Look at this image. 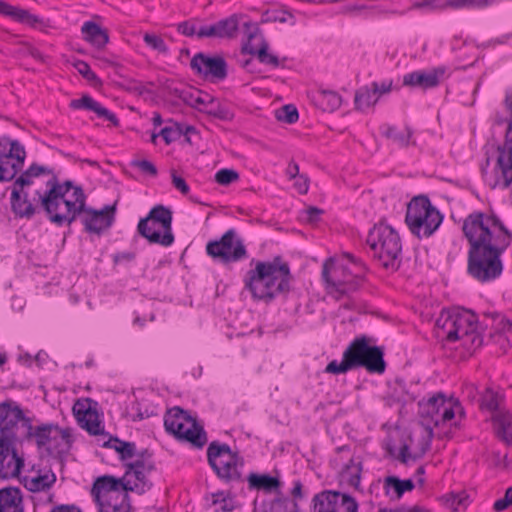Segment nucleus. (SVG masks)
I'll list each match as a JSON object with an SVG mask.
<instances>
[{
  "mask_svg": "<svg viewBox=\"0 0 512 512\" xmlns=\"http://www.w3.org/2000/svg\"><path fill=\"white\" fill-rule=\"evenodd\" d=\"M401 463L407 464L408 460L411 458L409 453V446L404 443L401 448L398 456L396 457Z\"/></svg>",
  "mask_w": 512,
  "mask_h": 512,
  "instance_id": "nucleus-64",
  "label": "nucleus"
},
{
  "mask_svg": "<svg viewBox=\"0 0 512 512\" xmlns=\"http://www.w3.org/2000/svg\"><path fill=\"white\" fill-rule=\"evenodd\" d=\"M198 38H219L216 23L211 25H203L198 29Z\"/></svg>",
  "mask_w": 512,
  "mask_h": 512,
  "instance_id": "nucleus-55",
  "label": "nucleus"
},
{
  "mask_svg": "<svg viewBox=\"0 0 512 512\" xmlns=\"http://www.w3.org/2000/svg\"><path fill=\"white\" fill-rule=\"evenodd\" d=\"M155 469L154 462L148 450L142 451L138 459L126 465L124 476V491H135L142 494L152 487L148 475Z\"/></svg>",
  "mask_w": 512,
  "mask_h": 512,
  "instance_id": "nucleus-13",
  "label": "nucleus"
},
{
  "mask_svg": "<svg viewBox=\"0 0 512 512\" xmlns=\"http://www.w3.org/2000/svg\"><path fill=\"white\" fill-rule=\"evenodd\" d=\"M143 41L147 46L155 51H158L159 53L165 54L168 52V47L164 40L156 34L145 33L143 36Z\"/></svg>",
  "mask_w": 512,
  "mask_h": 512,
  "instance_id": "nucleus-50",
  "label": "nucleus"
},
{
  "mask_svg": "<svg viewBox=\"0 0 512 512\" xmlns=\"http://www.w3.org/2000/svg\"><path fill=\"white\" fill-rule=\"evenodd\" d=\"M369 342L366 336L355 338L344 351L342 361L329 362L324 371L338 375L364 367L369 373H384L386 369L384 350L382 347L370 345Z\"/></svg>",
  "mask_w": 512,
  "mask_h": 512,
  "instance_id": "nucleus-4",
  "label": "nucleus"
},
{
  "mask_svg": "<svg viewBox=\"0 0 512 512\" xmlns=\"http://www.w3.org/2000/svg\"><path fill=\"white\" fill-rule=\"evenodd\" d=\"M56 482V475L52 470H47L45 473H38L33 477H24V487L31 492L45 491L51 488Z\"/></svg>",
  "mask_w": 512,
  "mask_h": 512,
  "instance_id": "nucleus-34",
  "label": "nucleus"
},
{
  "mask_svg": "<svg viewBox=\"0 0 512 512\" xmlns=\"http://www.w3.org/2000/svg\"><path fill=\"white\" fill-rule=\"evenodd\" d=\"M322 279L334 291L341 294H348L356 291L362 284L363 278L360 276H352L345 274V268L335 266L332 258H328L323 263Z\"/></svg>",
  "mask_w": 512,
  "mask_h": 512,
  "instance_id": "nucleus-16",
  "label": "nucleus"
},
{
  "mask_svg": "<svg viewBox=\"0 0 512 512\" xmlns=\"http://www.w3.org/2000/svg\"><path fill=\"white\" fill-rule=\"evenodd\" d=\"M445 74L444 67L433 68L429 71L417 70L403 76V85L411 88L428 90L440 84V79Z\"/></svg>",
  "mask_w": 512,
  "mask_h": 512,
  "instance_id": "nucleus-20",
  "label": "nucleus"
},
{
  "mask_svg": "<svg viewBox=\"0 0 512 512\" xmlns=\"http://www.w3.org/2000/svg\"><path fill=\"white\" fill-rule=\"evenodd\" d=\"M181 430L169 433L178 440L190 443L193 447L202 448L207 443V434L201 424L197 420L191 421L189 424L180 425Z\"/></svg>",
  "mask_w": 512,
  "mask_h": 512,
  "instance_id": "nucleus-23",
  "label": "nucleus"
},
{
  "mask_svg": "<svg viewBox=\"0 0 512 512\" xmlns=\"http://www.w3.org/2000/svg\"><path fill=\"white\" fill-rule=\"evenodd\" d=\"M295 188L298 190L300 194H306L309 189V179L307 176L301 174L296 177V181L294 183Z\"/></svg>",
  "mask_w": 512,
  "mask_h": 512,
  "instance_id": "nucleus-60",
  "label": "nucleus"
},
{
  "mask_svg": "<svg viewBox=\"0 0 512 512\" xmlns=\"http://www.w3.org/2000/svg\"><path fill=\"white\" fill-rule=\"evenodd\" d=\"M274 475L267 473L250 472L247 477V488L249 491L263 492L264 494H280L282 482L278 470Z\"/></svg>",
  "mask_w": 512,
  "mask_h": 512,
  "instance_id": "nucleus-21",
  "label": "nucleus"
},
{
  "mask_svg": "<svg viewBox=\"0 0 512 512\" xmlns=\"http://www.w3.org/2000/svg\"><path fill=\"white\" fill-rule=\"evenodd\" d=\"M82 39L96 49H103L109 42L108 30L93 21H86L81 27Z\"/></svg>",
  "mask_w": 512,
  "mask_h": 512,
  "instance_id": "nucleus-29",
  "label": "nucleus"
},
{
  "mask_svg": "<svg viewBox=\"0 0 512 512\" xmlns=\"http://www.w3.org/2000/svg\"><path fill=\"white\" fill-rule=\"evenodd\" d=\"M25 158V148L18 140L0 138V182L13 180L21 171Z\"/></svg>",
  "mask_w": 512,
  "mask_h": 512,
  "instance_id": "nucleus-12",
  "label": "nucleus"
},
{
  "mask_svg": "<svg viewBox=\"0 0 512 512\" xmlns=\"http://www.w3.org/2000/svg\"><path fill=\"white\" fill-rule=\"evenodd\" d=\"M292 279L289 264L276 256L272 261H257L255 268L247 272L244 283L253 299L270 303L290 291Z\"/></svg>",
  "mask_w": 512,
  "mask_h": 512,
  "instance_id": "nucleus-3",
  "label": "nucleus"
},
{
  "mask_svg": "<svg viewBox=\"0 0 512 512\" xmlns=\"http://www.w3.org/2000/svg\"><path fill=\"white\" fill-rule=\"evenodd\" d=\"M73 411L77 416L79 422H82V427L87 430V432L91 435H105L104 428L101 425V422L98 420V415L96 412L92 411L90 408H85L84 405L77 402Z\"/></svg>",
  "mask_w": 512,
  "mask_h": 512,
  "instance_id": "nucleus-30",
  "label": "nucleus"
},
{
  "mask_svg": "<svg viewBox=\"0 0 512 512\" xmlns=\"http://www.w3.org/2000/svg\"><path fill=\"white\" fill-rule=\"evenodd\" d=\"M198 29L195 23L191 20L183 21L177 25V31L187 37L197 36L198 37Z\"/></svg>",
  "mask_w": 512,
  "mask_h": 512,
  "instance_id": "nucleus-53",
  "label": "nucleus"
},
{
  "mask_svg": "<svg viewBox=\"0 0 512 512\" xmlns=\"http://www.w3.org/2000/svg\"><path fill=\"white\" fill-rule=\"evenodd\" d=\"M138 234L151 244L169 247L174 243L172 211L161 204L154 206L137 225Z\"/></svg>",
  "mask_w": 512,
  "mask_h": 512,
  "instance_id": "nucleus-8",
  "label": "nucleus"
},
{
  "mask_svg": "<svg viewBox=\"0 0 512 512\" xmlns=\"http://www.w3.org/2000/svg\"><path fill=\"white\" fill-rule=\"evenodd\" d=\"M207 460L218 478L225 482L243 481L242 474L238 470L242 467L243 459L232 452L230 446L226 443L213 441L207 448Z\"/></svg>",
  "mask_w": 512,
  "mask_h": 512,
  "instance_id": "nucleus-9",
  "label": "nucleus"
},
{
  "mask_svg": "<svg viewBox=\"0 0 512 512\" xmlns=\"http://www.w3.org/2000/svg\"><path fill=\"white\" fill-rule=\"evenodd\" d=\"M462 231L469 243L467 272L485 283L503 271L502 254L512 242V232L493 212L474 211L463 221Z\"/></svg>",
  "mask_w": 512,
  "mask_h": 512,
  "instance_id": "nucleus-2",
  "label": "nucleus"
},
{
  "mask_svg": "<svg viewBox=\"0 0 512 512\" xmlns=\"http://www.w3.org/2000/svg\"><path fill=\"white\" fill-rule=\"evenodd\" d=\"M291 496L293 501L302 500L304 498L303 485L300 480L293 482V488L291 490Z\"/></svg>",
  "mask_w": 512,
  "mask_h": 512,
  "instance_id": "nucleus-62",
  "label": "nucleus"
},
{
  "mask_svg": "<svg viewBox=\"0 0 512 512\" xmlns=\"http://www.w3.org/2000/svg\"><path fill=\"white\" fill-rule=\"evenodd\" d=\"M171 180L173 186L183 195H187L189 193V185L186 183L185 179L177 175L175 171L171 172Z\"/></svg>",
  "mask_w": 512,
  "mask_h": 512,
  "instance_id": "nucleus-57",
  "label": "nucleus"
},
{
  "mask_svg": "<svg viewBox=\"0 0 512 512\" xmlns=\"http://www.w3.org/2000/svg\"><path fill=\"white\" fill-rule=\"evenodd\" d=\"M41 175H49L46 182L47 189L44 193L36 191L40 207L45 211L48 219L62 226L71 225L78 215L84 213L82 223L86 232L101 234L103 230L110 228L114 222L115 205L105 206L97 211L86 207V195L80 186L66 180L60 183L52 168L32 163L18 178L15 179L11 191V208L14 214L20 218L31 219L37 207L28 199V193L23 189L33 184V178Z\"/></svg>",
  "mask_w": 512,
  "mask_h": 512,
  "instance_id": "nucleus-1",
  "label": "nucleus"
},
{
  "mask_svg": "<svg viewBox=\"0 0 512 512\" xmlns=\"http://www.w3.org/2000/svg\"><path fill=\"white\" fill-rule=\"evenodd\" d=\"M415 485L411 479L401 480L397 476H388L384 479L383 488L386 495L393 491L397 499H400L405 492L412 491Z\"/></svg>",
  "mask_w": 512,
  "mask_h": 512,
  "instance_id": "nucleus-38",
  "label": "nucleus"
},
{
  "mask_svg": "<svg viewBox=\"0 0 512 512\" xmlns=\"http://www.w3.org/2000/svg\"><path fill=\"white\" fill-rule=\"evenodd\" d=\"M274 20L278 21L280 23H285L290 21L291 25L295 24V17L294 15L287 11V10H280L277 12V14L274 16Z\"/></svg>",
  "mask_w": 512,
  "mask_h": 512,
  "instance_id": "nucleus-61",
  "label": "nucleus"
},
{
  "mask_svg": "<svg viewBox=\"0 0 512 512\" xmlns=\"http://www.w3.org/2000/svg\"><path fill=\"white\" fill-rule=\"evenodd\" d=\"M366 241L373 252V257L382 267L393 271L399 268L402 244L394 228L383 223L376 224L369 231Z\"/></svg>",
  "mask_w": 512,
  "mask_h": 512,
  "instance_id": "nucleus-6",
  "label": "nucleus"
},
{
  "mask_svg": "<svg viewBox=\"0 0 512 512\" xmlns=\"http://www.w3.org/2000/svg\"><path fill=\"white\" fill-rule=\"evenodd\" d=\"M381 129L382 134L399 147L405 148L410 145L413 136L411 128L405 127L403 130H399L394 126L384 125Z\"/></svg>",
  "mask_w": 512,
  "mask_h": 512,
  "instance_id": "nucleus-36",
  "label": "nucleus"
},
{
  "mask_svg": "<svg viewBox=\"0 0 512 512\" xmlns=\"http://www.w3.org/2000/svg\"><path fill=\"white\" fill-rule=\"evenodd\" d=\"M184 101L186 105L197 109L201 112H206L210 115L221 117L220 112L213 109L211 106L214 103V99L207 93L200 90L187 88V92L184 93Z\"/></svg>",
  "mask_w": 512,
  "mask_h": 512,
  "instance_id": "nucleus-28",
  "label": "nucleus"
},
{
  "mask_svg": "<svg viewBox=\"0 0 512 512\" xmlns=\"http://www.w3.org/2000/svg\"><path fill=\"white\" fill-rule=\"evenodd\" d=\"M0 14L12 20L30 27H38L43 20L37 15L31 14L29 10L19 6H13L6 1L0 0Z\"/></svg>",
  "mask_w": 512,
  "mask_h": 512,
  "instance_id": "nucleus-27",
  "label": "nucleus"
},
{
  "mask_svg": "<svg viewBox=\"0 0 512 512\" xmlns=\"http://www.w3.org/2000/svg\"><path fill=\"white\" fill-rule=\"evenodd\" d=\"M167 145L179 140L183 136L182 125L174 122L171 126H166L159 132Z\"/></svg>",
  "mask_w": 512,
  "mask_h": 512,
  "instance_id": "nucleus-46",
  "label": "nucleus"
},
{
  "mask_svg": "<svg viewBox=\"0 0 512 512\" xmlns=\"http://www.w3.org/2000/svg\"><path fill=\"white\" fill-rule=\"evenodd\" d=\"M316 102L323 111L333 112L340 108L342 97L336 91L320 90L317 92Z\"/></svg>",
  "mask_w": 512,
  "mask_h": 512,
  "instance_id": "nucleus-40",
  "label": "nucleus"
},
{
  "mask_svg": "<svg viewBox=\"0 0 512 512\" xmlns=\"http://www.w3.org/2000/svg\"><path fill=\"white\" fill-rule=\"evenodd\" d=\"M494 3V0H421L413 4V8L425 11L444 9H483Z\"/></svg>",
  "mask_w": 512,
  "mask_h": 512,
  "instance_id": "nucleus-19",
  "label": "nucleus"
},
{
  "mask_svg": "<svg viewBox=\"0 0 512 512\" xmlns=\"http://www.w3.org/2000/svg\"><path fill=\"white\" fill-rule=\"evenodd\" d=\"M130 166L137 168L144 175L156 177L158 174L157 167L146 159H133L130 162Z\"/></svg>",
  "mask_w": 512,
  "mask_h": 512,
  "instance_id": "nucleus-48",
  "label": "nucleus"
},
{
  "mask_svg": "<svg viewBox=\"0 0 512 512\" xmlns=\"http://www.w3.org/2000/svg\"><path fill=\"white\" fill-rule=\"evenodd\" d=\"M103 446L113 448L119 454L121 460L130 459L136 455L134 442L122 441L117 437H110L108 441L104 442Z\"/></svg>",
  "mask_w": 512,
  "mask_h": 512,
  "instance_id": "nucleus-41",
  "label": "nucleus"
},
{
  "mask_svg": "<svg viewBox=\"0 0 512 512\" xmlns=\"http://www.w3.org/2000/svg\"><path fill=\"white\" fill-rule=\"evenodd\" d=\"M275 117L278 121L293 124L298 120L299 114L294 105L287 104L275 111Z\"/></svg>",
  "mask_w": 512,
  "mask_h": 512,
  "instance_id": "nucleus-45",
  "label": "nucleus"
},
{
  "mask_svg": "<svg viewBox=\"0 0 512 512\" xmlns=\"http://www.w3.org/2000/svg\"><path fill=\"white\" fill-rule=\"evenodd\" d=\"M196 420L188 411L179 406H174L168 409L164 415V427L169 434L174 431L181 430L180 425L183 423L189 424L191 421Z\"/></svg>",
  "mask_w": 512,
  "mask_h": 512,
  "instance_id": "nucleus-32",
  "label": "nucleus"
},
{
  "mask_svg": "<svg viewBox=\"0 0 512 512\" xmlns=\"http://www.w3.org/2000/svg\"><path fill=\"white\" fill-rule=\"evenodd\" d=\"M497 437L506 444L512 443V415L498 411L493 417Z\"/></svg>",
  "mask_w": 512,
  "mask_h": 512,
  "instance_id": "nucleus-35",
  "label": "nucleus"
},
{
  "mask_svg": "<svg viewBox=\"0 0 512 512\" xmlns=\"http://www.w3.org/2000/svg\"><path fill=\"white\" fill-rule=\"evenodd\" d=\"M69 106L75 110L83 109L93 111L97 114L98 117L111 122L116 127L119 126V120L117 116L103 107L99 102L95 101L90 95H83L79 99L71 100Z\"/></svg>",
  "mask_w": 512,
  "mask_h": 512,
  "instance_id": "nucleus-26",
  "label": "nucleus"
},
{
  "mask_svg": "<svg viewBox=\"0 0 512 512\" xmlns=\"http://www.w3.org/2000/svg\"><path fill=\"white\" fill-rule=\"evenodd\" d=\"M445 396L442 393H437L436 395L430 397L427 401H421L419 406L421 408L422 414L430 417L434 422L436 418L440 415L441 411L445 406Z\"/></svg>",
  "mask_w": 512,
  "mask_h": 512,
  "instance_id": "nucleus-39",
  "label": "nucleus"
},
{
  "mask_svg": "<svg viewBox=\"0 0 512 512\" xmlns=\"http://www.w3.org/2000/svg\"><path fill=\"white\" fill-rule=\"evenodd\" d=\"M239 20L240 17L236 14H233L216 22L219 38L235 37L239 28Z\"/></svg>",
  "mask_w": 512,
  "mask_h": 512,
  "instance_id": "nucleus-43",
  "label": "nucleus"
},
{
  "mask_svg": "<svg viewBox=\"0 0 512 512\" xmlns=\"http://www.w3.org/2000/svg\"><path fill=\"white\" fill-rule=\"evenodd\" d=\"M435 326L437 336L447 342L461 340L468 349H477L483 344V337L477 331V316L469 310H442Z\"/></svg>",
  "mask_w": 512,
  "mask_h": 512,
  "instance_id": "nucleus-5",
  "label": "nucleus"
},
{
  "mask_svg": "<svg viewBox=\"0 0 512 512\" xmlns=\"http://www.w3.org/2000/svg\"><path fill=\"white\" fill-rule=\"evenodd\" d=\"M358 503L352 496L335 490H323L312 498L311 512H357Z\"/></svg>",
  "mask_w": 512,
  "mask_h": 512,
  "instance_id": "nucleus-14",
  "label": "nucleus"
},
{
  "mask_svg": "<svg viewBox=\"0 0 512 512\" xmlns=\"http://www.w3.org/2000/svg\"><path fill=\"white\" fill-rule=\"evenodd\" d=\"M378 97L375 95L371 87L364 86L358 89L355 93L354 104L355 108L360 111L375 105Z\"/></svg>",
  "mask_w": 512,
  "mask_h": 512,
  "instance_id": "nucleus-42",
  "label": "nucleus"
},
{
  "mask_svg": "<svg viewBox=\"0 0 512 512\" xmlns=\"http://www.w3.org/2000/svg\"><path fill=\"white\" fill-rule=\"evenodd\" d=\"M239 179V174L233 169H221L215 174V181L220 184L227 186L234 181Z\"/></svg>",
  "mask_w": 512,
  "mask_h": 512,
  "instance_id": "nucleus-52",
  "label": "nucleus"
},
{
  "mask_svg": "<svg viewBox=\"0 0 512 512\" xmlns=\"http://www.w3.org/2000/svg\"><path fill=\"white\" fill-rule=\"evenodd\" d=\"M136 258V253L132 251L118 252L113 255V262L120 264L123 262H132Z\"/></svg>",
  "mask_w": 512,
  "mask_h": 512,
  "instance_id": "nucleus-59",
  "label": "nucleus"
},
{
  "mask_svg": "<svg viewBox=\"0 0 512 512\" xmlns=\"http://www.w3.org/2000/svg\"><path fill=\"white\" fill-rule=\"evenodd\" d=\"M124 479H119L111 475H103L94 481L91 488V495L96 504L107 498L113 499V496L120 491H124Z\"/></svg>",
  "mask_w": 512,
  "mask_h": 512,
  "instance_id": "nucleus-22",
  "label": "nucleus"
},
{
  "mask_svg": "<svg viewBox=\"0 0 512 512\" xmlns=\"http://www.w3.org/2000/svg\"><path fill=\"white\" fill-rule=\"evenodd\" d=\"M58 438H61L65 444L70 446L72 443L71 430L69 428L63 429L58 424L51 422L35 424L33 418L27 417L17 441L20 445L24 443L34 444L41 450L47 449Z\"/></svg>",
  "mask_w": 512,
  "mask_h": 512,
  "instance_id": "nucleus-10",
  "label": "nucleus"
},
{
  "mask_svg": "<svg viewBox=\"0 0 512 512\" xmlns=\"http://www.w3.org/2000/svg\"><path fill=\"white\" fill-rule=\"evenodd\" d=\"M167 93L170 96H174L182 101H184V93L187 92V88H179L174 86H167Z\"/></svg>",
  "mask_w": 512,
  "mask_h": 512,
  "instance_id": "nucleus-63",
  "label": "nucleus"
},
{
  "mask_svg": "<svg viewBox=\"0 0 512 512\" xmlns=\"http://www.w3.org/2000/svg\"><path fill=\"white\" fill-rule=\"evenodd\" d=\"M22 493L15 487L0 489V512H24Z\"/></svg>",
  "mask_w": 512,
  "mask_h": 512,
  "instance_id": "nucleus-31",
  "label": "nucleus"
},
{
  "mask_svg": "<svg viewBox=\"0 0 512 512\" xmlns=\"http://www.w3.org/2000/svg\"><path fill=\"white\" fill-rule=\"evenodd\" d=\"M303 214L305 215V220L308 223L316 224L320 220L323 210L315 206H309L303 211Z\"/></svg>",
  "mask_w": 512,
  "mask_h": 512,
  "instance_id": "nucleus-56",
  "label": "nucleus"
},
{
  "mask_svg": "<svg viewBox=\"0 0 512 512\" xmlns=\"http://www.w3.org/2000/svg\"><path fill=\"white\" fill-rule=\"evenodd\" d=\"M26 419L27 416L16 401L9 399L1 402L0 439L17 441Z\"/></svg>",
  "mask_w": 512,
  "mask_h": 512,
  "instance_id": "nucleus-15",
  "label": "nucleus"
},
{
  "mask_svg": "<svg viewBox=\"0 0 512 512\" xmlns=\"http://www.w3.org/2000/svg\"><path fill=\"white\" fill-rule=\"evenodd\" d=\"M445 505L451 508L454 512L458 511V508L464 505L467 495L465 492L462 493H449L442 497Z\"/></svg>",
  "mask_w": 512,
  "mask_h": 512,
  "instance_id": "nucleus-51",
  "label": "nucleus"
},
{
  "mask_svg": "<svg viewBox=\"0 0 512 512\" xmlns=\"http://www.w3.org/2000/svg\"><path fill=\"white\" fill-rule=\"evenodd\" d=\"M269 512H300L296 501L288 497H278L271 502Z\"/></svg>",
  "mask_w": 512,
  "mask_h": 512,
  "instance_id": "nucleus-44",
  "label": "nucleus"
},
{
  "mask_svg": "<svg viewBox=\"0 0 512 512\" xmlns=\"http://www.w3.org/2000/svg\"><path fill=\"white\" fill-rule=\"evenodd\" d=\"M443 221V215L425 195L414 197L407 205L405 222L411 233L418 238L434 234Z\"/></svg>",
  "mask_w": 512,
  "mask_h": 512,
  "instance_id": "nucleus-7",
  "label": "nucleus"
},
{
  "mask_svg": "<svg viewBox=\"0 0 512 512\" xmlns=\"http://www.w3.org/2000/svg\"><path fill=\"white\" fill-rule=\"evenodd\" d=\"M481 406L489 411H497L499 408V395L492 389H486L481 397Z\"/></svg>",
  "mask_w": 512,
  "mask_h": 512,
  "instance_id": "nucleus-49",
  "label": "nucleus"
},
{
  "mask_svg": "<svg viewBox=\"0 0 512 512\" xmlns=\"http://www.w3.org/2000/svg\"><path fill=\"white\" fill-rule=\"evenodd\" d=\"M206 253L223 264L238 262L247 257V250L233 229L226 231L220 240L208 242Z\"/></svg>",
  "mask_w": 512,
  "mask_h": 512,
  "instance_id": "nucleus-11",
  "label": "nucleus"
},
{
  "mask_svg": "<svg viewBox=\"0 0 512 512\" xmlns=\"http://www.w3.org/2000/svg\"><path fill=\"white\" fill-rule=\"evenodd\" d=\"M18 441L0 439V479L18 477L24 466V458L17 452Z\"/></svg>",
  "mask_w": 512,
  "mask_h": 512,
  "instance_id": "nucleus-18",
  "label": "nucleus"
},
{
  "mask_svg": "<svg viewBox=\"0 0 512 512\" xmlns=\"http://www.w3.org/2000/svg\"><path fill=\"white\" fill-rule=\"evenodd\" d=\"M195 74L205 78L223 80L227 77V63L221 56H209L199 52L190 61Z\"/></svg>",
  "mask_w": 512,
  "mask_h": 512,
  "instance_id": "nucleus-17",
  "label": "nucleus"
},
{
  "mask_svg": "<svg viewBox=\"0 0 512 512\" xmlns=\"http://www.w3.org/2000/svg\"><path fill=\"white\" fill-rule=\"evenodd\" d=\"M393 81L392 80H384L381 83L372 82L371 89L375 93V95L379 98L383 94H387L392 90Z\"/></svg>",
  "mask_w": 512,
  "mask_h": 512,
  "instance_id": "nucleus-54",
  "label": "nucleus"
},
{
  "mask_svg": "<svg viewBox=\"0 0 512 512\" xmlns=\"http://www.w3.org/2000/svg\"><path fill=\"white\" fill-rule=\"evenodd\" d=\"M455 412L450 403L445 402V406L441 411L438 418L434 420L435 425H439L440 422H446L454 418Z\"/></svg>",
  "mask_w": 512,
  "mask_h": 512,
  "instance_id": "nucleus-58",
  "label": "nucleus"
},
{
  "mask_svg": "<svg viewBox=\"0 0 512 512\" xmlns=\"http://www.w3.org/2000/svg\"><path fill=\"white\" fill-rule=\"evenodd\" d=\"M486 319H491L492 328L495 330V333H490V338L496 342H501L504 340L503 333L512 330V321L505 318L502 314L498 312H489L485 315Z\"/></svg>",
  "mask_w": 512,
  "mask_h": 512,
  "instance_id": "nucleus-37",
  "label": "nucleus"
},
{
  "mask_svg": "<svg viewBox=\"0 0 512 512\" xmlns=\"http://www.w3.org/2000/svg\"><path fill=\"white\" fill-rule=\"evenodd\" d=\"M256 37V33L250 32L248 41L243 44L241 54L256 56L260 63L272 66L274 68L280 66V60L276 55L268 52L269 44L262 38L259 48H256L251 43L252 39Z\"/></svg>",
  "mask_w": 512,
  "mask_h": 512,
  "instance_id": "nucleus-25",
  "label": "nucleus"
},
{
  "mask_svg": "<svg viewBox=\"0 0 512 512\" xmlns=\"http://www.w3.org/2000/svg\"><path fill=\"white\" fill-rule=\"evenodd\" d=\"M96 505L99 512H130L131 510L128 492L123 490L115 494L113 499L107 498Z\"/></svg>",
  "mask_w": 512,
  "mask_h": 512,
  "instance_id": "nucleus-33",
  "label": "nucleus"
},
{
  "mask_svg": "<svg viewBox=\"0 0 512 512\" xmlns=\"http://www.w3.org/2000/svg\"><path fill=\"white\" fill-rule=\"evenodd\" d=\"M75 69L81 74L86 80H88L94 86H100L102 81L99 77L91 70L89 64L85 61L78 60L74 64Z\"/></svg>",
  "mask_w": 512,
  "mask_h": 512,
  "instance_id": "nucleus-47",
  "label": "nucleus"
},
{
  "mask_svg": "<svg viewBox=\"0 0 512 512\" xmlns=\"http://www.w3.org/2000/svg\"><path fill=\"white\" fill-rule=\"evenodd\" d=\"M495 171H499L503 180L502 187L509 188L512 183V140L505 138L502 146L498 147Z\"/></svg>",
  "mask_w": 512,
  "mask_h": 512,
  "instance_id": "nucleus-24",
  "label": "nucleus"
}]
</instances>
